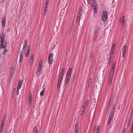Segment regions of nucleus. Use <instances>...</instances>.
Returning a JSON list of instances; mask_svg holds the SVG:
<instances>
[{
    "label": "nucleus",
    "mask_w": 133,
    "mask_h": 133,
    "mask_svg": "<svg viewBox=\"0 0 133 133\" xmlns=\"http://www.w3.org/2000/svg\"><path fill=\"white\" fill-rule=\"evenodd\" d=\"M101 29L100 27L98 26L95 27L93 35V39L94 41L96 40L97 38H99L100 37L99 35L101 34Z\"/></svg>",
    "instance_id": "1"
},
{
    "label": "nucleus",
    "mask_w": 133,
    "mask_h": 133,
    "mask_svg": "<svg viewBox=\"0 0 133 133\" xmlns=\"http://www.w3.org/2000/svg\"><path fill=\"white\" fill-rule=\"evenodd\" d=\"M88 3L91 5L94 10V12L97 13L98 9L97 6V3L95 0H87Z\"/></svg>",
    "instance_id": "2"
},
{
    "label": "nucleus",
    "mask_w": 133,
    "mask_h": 133,
    "mask_svg": "<svg viewBox=\"0 0 133 133\" xmlns=\"http://www.w3.org/2000/svg\"><path fill=\"white\" fill-rule=\"evenodd\" d=\"M103 16L102 19L104 22H105L108 18V13L107 11L104 10L103 12Z\"/></svg>",
    "instance_id": "3"
},
{
    "label": "nucleus",
    "mask_w": 133,
    "mask_h": 133,
    "mask_svg": "<svg viewBox=\"0 0 133 133\" xmlns=\"http://www.w3.org/2000/svg\"><path fill=\"white\" fill-rule=\"evenodd\" d=\"M5 36V35L3 33H2L1 36V41L0 42V45L1 47H3V44H4V39Z\"/></svg>",
    "instance_id": "4"
},
{
    "label": "nucleus",
    "mask_w": 133,
    "mask_h": 133,
    "mask_svg": "<svg viewBox=\"0 0 133 133\" xmlns=\"http://www.w3.org/2000/svg\"><path fill=\"white\" fill-rule=\"evenodd\" d=\"M100 129L99 126L96 125L93 128V131L94 133H99Z\"/></svg>",
    "instance_id": "5"
},
{
    "label": "nucleus",
    "mask_w": 133,
    "mask_h": 133,
    "mask_svg": "<svg viewBox=\"0 0 133 133\" xmlns=\"http://www.w3.org/2000/svg\"><path fill=\"white\" fill-rule=\"evenodd\" d=\"M53 55L54 54L53 53H51L48 57V61L49 64H52V59Z\"/></svg>",
    "instance_id": "6"
},
{
    "label": "nucleus",
    "mask_w": 133,
    "mask_h": 133,
    "mask_svg": "<svg viewBox=\"0 0 133 133\" xmlns=\"http://www.w3.org/2000/svg\"><path fill=\"white\" fill-rule=\"evenodd\" d=\"M89 99H87L85 100L84 101V103L83 104L81 107V108H84L85 109H86V107L88 105L89 102Z\"/></svg>",
    "instance_id": "7"
},
{
    "label": "nucleus",
    "mask_w": 133,
    "mask_h": 133,
    "mask_svg": "<svg viewBox=\"0 0 133 133\" xmlns=\"http://www.w3.org/2000/svg\"><path fill=\"white\" fill-rule=\"evenodd\" d=\"M127 48V46L124 45L122 48V57L123 58H124L125 57V55L126 53Z\"/></svg>",
    "instance_id": "8"
},
{
    "label": "nucleus",
    "mask_w": 133,
    "mask_h": 133,
    "mask_svg": "<svg viewBox=\"0 0 133 133\" xmlns=\"http://www.w3.org/2000/svg\"><path fill=\"white\" fill-rule=\"evenodd\" d=\"M94 56L95 54H94V52L93 51H91L89 58V60L91 61L92 60H93L94 57Z\"/></svg>",
    "instance_id": "9"
},
{
    "label": "nucleus",
    "mask_w": 133,
    "mask_h": 133,
    "mask_svg": "<svg viewBox=\"0 0 133 133\" xmlns=\"http://www.w3.org/2000/svg\"><path fill=\"white\" fill-rule=\"evenodd\" d=\"M42 60H41L39 63L38 69L37 72V73L38 72H40L41 71V69L42 67Z\"/></svg>",
    "instance_id": "10"
},
{
    "label": "nucleus",
    "mask_w": 133,
    "mask_h": 133,
    "mask_svg": "<svg viewBox=\"0 0 133 133\" xmlns=\"http://www.w3.org/2000/svg\"><path fill=\"white\" fill-rule=\"evenodd\" d=\"M75 133H78V122H76L75 124Z\"/></svg>",
    "instance_id": "11"
},
{
    "label": "nucleus",
    "mask_w": 133,
    "mask_h": 133,
    "mask_svg": "<svg viewBox=\"0 0 133 133\" xmlns=\"http://www.w3.org/2000/svg\"><path fill=\"white\" fill-rule=\"evenodd\" d=\"M30 46H29L26 52L25 53V57H27L28 56L30 52Z\"/></svg>",
    "instance_id": "12"
},
{
    "label": "nucleus",
    "mask_w": 133,
    "mask_h": 133,
    "mask_svg": "<svg viewBox=\"0 0 133 133\" xmlns=\"http://www.w3.org/2000/svg\"><path fill=\"white\" fill-rule=\"evenodd\" d=\"M69 80L65 79V82L64 84V87L65 88L67 87L69 82Z\"/></svg>",
    "instance_id": "13"
},
{
    "label": "nucleus",
    "mask_w": 133,
    "mask_h": 133,
    "mask_svg": "<svg viewBox=\"0 0 133 133\" xmlns=\"http://www.w3.org/2000/svg\"><path fill=\"white\" fill-rule=\"evenodd\" d=\"M125 16H123L122 18V21L121 22L122 24V26L125 25L126 23V20L125 19Z\"/></svg>",
    "instance_id": "14"
},
{
    "label": "nucleus",
    "mask_w": 133,
    "mask_h": 133,
    "mask_svg": "<svg viewBox=\"0 0 133 133\" xmlns=\"http://www.w3.org/2000/svg\"><path fill=\"white\" fill-rule=\"evenodd\" d=\"M132 118V114L130 115L129 118L128 120V123L127 124V127H129L130 125V124L131 123V121Z\"/></svg>",
    "instance_id": "15"
},
{
    "label": "nucleus",
    "mask_w": 133,
    "mask_h": 133,
    "mask_svg": "<svg viewBox=\"0 0 133 133\" xmlns=\"http://www.w3.org/2000/svg\"><path fill=\"white\" fill-rule=\"evenodd\" d=\"M92 79H89L88 82V86L89 87H91L92 84Z\"/></svg>",
    "instance_id": "16"
},
{
    "label": "nucleus",
    "mask_w": 133,
    "mask_h": 133,
    "mask_svg": "<svg viewBox=\"0 0 133 133\" xmlns=\"http://www.w3.org/2000/svg\"><path fill=\"white\" fill-rule=\"evenodd\" d=\"M85 109L82 108H81V109L79 111V113L81 116H82L83 115Z\"/></svg>",
    "instance_id": "17"
},
{
    "label": "nucleus",
    "mask_w": 133,
    "mask_h": 133,
    "mask_svg": "<svg viewBox=\"0 0 133 133\" xmlns=\"http://www.w3.org/2000/svg\"><path fill=\"white\" fill-rule=\"evenodd\" d=\"M5 17H3L2 19V26L3 27H4L5 25Z\"/></svg>",
    "instance_id": "18"
},
{
    "label": "nucleus",
    "mask_w": 133,
    "mask_h": 133,
    "mask_svg": "<svg viewBox=\"0 0 133 133\" xmlns=\"http://www.w3.org/2000/svg\"><path fill=\"white\" fill-rule=\"evenodd\" d=\"M22 83V81L21 79H20L19 80L18 83V86L17 87V90H18V89H19L21 86V85Z\"/></svg>",
    "instance_id": "19"
},
{
    "label": "nucleus",
    "mask_w": 133,
    "mask_h": 133,
    "mask_svg": "<svg viewBox=\"0 0 133 133\" xmlns=\"http://www.w3.org/2000/svg\"><path fill=\"white\" fill-rule=\"evenodd\" d=\"M115 70L111 69L110 70V76L113 77L115 72Z\"/></svg>",
    "instance_id": "20"
},
{
    "label": "nucleus",
    "mask_w": 133,
    "mask_h": 133,
    "mask_svg": "<svg viewBox=\"0 0 133 133\" xmlns=\"http://www.w3.org/2000/svg\"><path fill=\"white\" fill-rule=\"evenodd\" d=\"M4 49L3 51V54L4 55H5L7 53L8 51V49L5 48Z\"/></svg>",
    "instance_id": "21"
},
{
    "label": "nucleus",
    "mask_w": 133,
    "mask_h": 133,
    "mask_svg": "<svg viewBox=\"0 0 133 133\" xmlns=\"http://www.w3.org/2000/svg\"><path fill=\"white\" fill-rule=\"evenodd\" d=\"M14 71V68L13 67H11L10 70V76H12V75L13 74Z\"/></svg>",
    "instance_id": "22"
},
{
    "label": "nucleus",
    "mask_w": 133,
    "mask_h": 133,
    "mask_svg": "<svg viewBox=\"0 0 133 133\" xmlns=\"http://www.w3.org/2000/svg\"><path fill=\"white\" fill-rule=\"evenodd\" d=\"M116 64V62L115 61L114 62H113V63L112 65V66L111 69L115 70Z\"/></svg>",
    "instance_id": "23"
},
{
    "label": "nucleus",
    "mask_w": 133,
    "mask_h": 133,
    "mask_svg": "<svg viewBox=\"0 0 133 133\" xmlns=\"http://www.w3.org/2000/svg\"><path fill=\"white\" fill-rule=\"evenodd\" d=\"M7 44V42L5 41L4 42V45L3 44V47H1H1L2 48V49H4L6 47Z\"/></svg>",
    "instance_id": "24"
},
{
    "label": "nucleus",
    "mask_w": 133,
    "mask_h": 133,
    "mask_svg": "<svg viewBox=\"0 0 133 133\" xmlns=\"http://www.w3.org/2000/svg\"><path fill=\"white\" fill-rule=\"evenodd\" d=\"M81 15L82 12L81 11H79L78 13L77 17H79L80 18L81 17Z\"/></svg>",
    "instance_id": "25"
},
{
    "label": "nucleus",
    "mask_w": 133,
    "mask_h": 133,
    "mask_svg": "<svg viewBox=\"0 0 133 133\" xmlns=\"http://www.w3.org/2000/svg\"><path fill=\"white\" fill-rule=\"evenodd\" d=\"M80 18L79 17H77L76 22V23H78V24L79 25L80 21Z\"/></svg>",
    "instance_id": "26"
},
{
    "label": "nucleus",
    "mask_w": 133,
    "mask_h": 133,
    "mask_svg": "<svg viewBox=\"0 0 133 133\" xmlns=\"http://www.w3.org/2000/svg\"><path fill=\"white\" fill-rule=\"evenodd\" d=\"M113 77H110L109 76V80L108 82L109 84H110L112 81V79Z\"/></svg>",
    "instance_id": "27"
},
{
    "label": "nucleus",
    "mask_w": 133,
    "mask_h": 133,
    "mask_svg": "<svg viewBox=\"0 0 133 133\" xmlns=\"http://www.w3.org/2000/svg\"><path fill=\"white\" fill-rule=\"evenodd\" d=\"M33 57H34L33 55L32 54L31 55V57L30 58V61L31 62H33V61H34Z\"/></svg>",
    "instance_id": "28"
},
{
    "label": "nucleus",
    "mask_w": 133,
    "mask_h": 133,
    "mask_svg": "<svg viewBox=\"0 0 133 133\" xmlns=\"http://www.w3.org/2000/svg\"><path fill=\"white\" fill-rule=\"evenodd\" d=\"M61 82H58L57 87V89H60V86Z\"/></svg>",
    "instance_id": "29"
},
{
    "label": "nucleus",
    "mask_w": 133,
    "mask_h": 133,
    "mask_svg": "<svg viewBox=\"0 0 133 133\" xmlns=\"http://www.w3.org/2000/svg\"><path fill=\"white\" fill-rule=\"evenodd\" d=\"M23 58V55H19V62H21Z\"/></svg>",
    "instance_id": "30"
},
{
    "label": "nucleus",
    "mask_w": 133,
    "mask_h": 133,
    "mask_svg": "<svg viewBox=\"0 0 133 133\" xmlns=\"http://www.w3.org/2000/svg\"><path fill=\"white\" fill-rule=\"evenodd\" d=\"M5 119L4 118H3L2 120V123H1V125H4V123H5Z\"/></svg>",
    "instance_id": "31"
},
{
    "label": "nucleus",
    "mask_w": 133,
    "mask_h": 133,
    "mask_svg": "<svg viewBox=\"0 0 133 133\" xmlns=\"http://www.w3.org/2000/svg\"><path fill=\"white\" fill-rule=\"evenodd\" d=\"M34 131L35 133H38V130L37 128L35 127L34 129Z\"/></svg>",
    "instance_id": "32"
},
{
    "label": "nucleus",
    "mask_w": 133,
    "mask_h": 133,
    "mask_svg": "<svg viewBox=\"0 0 133 133\" xmlns=\"http://www.w3.org/2000/svg\"><path fill=\"white\" fill-rule=\"evenodd\" d=\"M45 89V88H44L43 89V90L41 91L40 93V95L41 96H42L43 95V94H44V90Z\"/></svg>",
    "instance_id": "33"
},
{
    "label": "nucleus",
    "mask_w": 133,
    "mask_h": 133,
    "mask_svg": "<svg viewBox=\"0 0 133 133\" xmlns=\"http://www.w3.org/2000/svg\"><path fill=\"white\" fill-rule=\"evenodd\" d=\"M72 68H69L67 72H68L71 73V72L72 71Z\"/></svg>",
    "instance_id": "34"
},
{
    "label": "nucleus",
    "mask_w": 133,
    "mask_h": 133,
    "mask_svg": "<svg viewBox=\"0 0 133 133\" xmlns=\"http://www.w3.org/2000/svg\"><path fill=\"white\" fill-rule=\"evenodd\" d=\"M64 75V73L60 72L59 77L63 78Z\"/></svg>",
    "instance_id": "35"
},
{
    "label": "nucleus",
    "mask_w": 133,
    "mask_h": 133,
    "mask_svg": "<svg viewBox=\"0 0 133 133\" xmlns=\"http://www.w3.org/2000/svg\"><path fill=\"white\" fill-rule=\"evenodd\" d=\"M115 50H113V49H111V52L110 53V54L112 55L113 54Z\"/></svg>",
    "instance_id": "36"
},
{
    "label": "nucleus",
    "mask_w": 133,
    "mask_h": 133,
    "mask_svg": "<svg viewBox=\"0 0 133 133\" xmlns=\"http://www.w3.org/2000/svg\"><path fill=\"white\" fill-rule=\"evenodd\" d=\"M116 44L114 43L113 44L111 49H113V50H115V47Z\"/></svg>",
    "instance_id": "37"
},
{
    "label": "nucleus",
    "mask_w": 133,
    "mask_h": 133,
    "mask_svg": "<svg viewBox=\"0 0 133 133\" xmlns=\"http://www.w3.org/2000/svg\"><path fill=\"white\" fill-rule=\"evenodd\" d=\"M63 78L59 77L58 82H61L62 81V80Z\"/></svg>",
    "instance_id": "38"
},
{
    "label": "nucleus",
    "mask_w": 133,
    "mask_h": 133,
    "mask_svg": "<svg viewBox=\"0 0 133 133\" xmlns=\"http://www.w3.org/2000/svg\"><path fill=\"white\" fill-rule=\"evenodd\" d=\"M71 76H67L66 75L65 79H68L69 80L70 79Z\"/></svg>",
    "instance_id": "39"
},
{
    "label": "nucleus",
    "mask_w": 133,
    "mask_h": 133,
    "mask_svg": "<svg viewBox=\"0 0 133 133\" xmlns=\"http://www.w3.org/2000/svg\"><path fill=\"white\" fill-rule=\"evenodd\" d=\"M4 126V125H1L0 128V131H2L3 127Z\"/></svg>",
    "instance_id": "40"
},
{
    "label": "nucleus",
    "mask_w": 133,
    "mask_h": 133,
    "mask_svg": "<svg viewBox=\"0 0 133 133\" xmlns=\"http://www.w3.org/2000/svg\"><path fill=\"white\" fill-rule=\"evenodd\" d=\"M111 103L110 104V102L109 103V105H108V108H107V109H110L111 106Z\"/></svg>",
    "instance_id": "41"
},
{
    "label": "nucleus",
    "mask_w": 133,
    "mask_h": 133,
    "mask_svg": "<svg viewBox=\"0 0 133 133\" xmlns=\"http://www.w3.org/2000/svg\"><path fill=\"white\" fill-rule=\"evenodd\" d=\"M25 45H27V39H25L24 41Z\"/></svg>",
    "instance_id": "42"
},
{
    "label": "nucleus",
    "mask_w": 133,
    "mask_h": 133,
    "mask_svg": "<svg viewBox=\"0 0 133 133\" xmlns=\"http://www.w3.org/2000/svg\"><path fill=\"white\" fill-rule=\"evenodd\" d=\"M111 119H108V125H110V123L111 122Z\"/></svg>",
    "instance_id": "43"
},
{
    "label": "nucleus",
    "mask_w": 133,
    "mask_h": 133,
    "mask_svg": "<svg viewBox=\"0 0 133 133\" xmlns=\"http://www.w3.org/2000/svg\"><path fill=\"white\" fill-rule=\"evenodd\" d=\"M31 96H30V97H29V102H32V98H31Z\"/></svg>",
    "instance_id": "44"
},
{
    "label": "nucleus",
    "mask_w": 133,
    "mask_h": 133,
    "mask_svg": "<svg viewBox=\"0 0 133 133\" xmlns=\"http://www.w3.org/2000/svg\"><path fill=\"white\" fill-rule=\"evenodd\" d=\"M126 128L125 127L123 129V131L122 132L124 133H125Z\"/></svg>",
    "instance_id": "45"
},
{
    "label": "nucleus",
    "mask_w": 133,
    "mask_h": 133,
    "mask_svg": "<svg viewBox=\"0 0 133 133\" xmlns=\"http://www.w3.org/2000/svg\"><path fill=\"white\" fill-rule=\"evenodd\" d=\"M65 70V68H63L62 69L61 72L64 73V72Z\"/></svg>",
    "instance_id": "46"
},
{
    "label": "nucleus",
    "mask_w": 133,
    "mask_h": 133,
    "mask_svg": "<svg viewBox=\"0 0 133 133\" xmlns=\"http://www.w3.org/2000/svg\"><path fill=\"white\" fill-rule=\"evenodd\" d=\"M71 73H69L68 72H67L66 75L67 76H71Z\"/></svg>",
    "instance_id": "47"
},
{
    "label": "nucleus",
    "mask_w": 133,
    "mask_h": 133,
    "mask_svg": "<svg viewBox=\"0 0 133 133\" xmlns=\"http://www.w3.org/2000/svg\"><path fill=\"white\" fill-rule=\"evenodd\" d=\"M113 115H112V114H110L109 119H110L111 120L112 119V117Z\"/></svg>",
    "instance_id": "48"
},
{
    "label": "nucleus",
    "mask_w": 133,
    "mask_h": 133,
    "mask_svg": "<svg viewBox=\"0 0 133 133\" xmlns=\"http://www.w3.org/2000/svg\"><path fill=\"white\" fill-rule=\"evenodd\" d=\"M112 56H113V55H112L110 54V56H109V59H112Z\"/></svg>",
    "instance_id": "49"
},
{
    "label": "nucleus",
    "mask_w": 133,
    "mask_h": 133,
    "mask_svg": "<svg viewBox=\"0 0 133 133\" xmlns=\"http://www.w3.org/2000/svg\"><path fill=\"white\" fill-rule=\"evenodd\" d=\"M27 45H25L24 44V45L23 48V50L26 47H27Z\"/></svg>",
    "instance_id": "50"
},
{
    "label": "nucleus",
    "mask_w": 133,
    "mask_h": 133,
    "mask_svg": "<svg viewBox=\"0 0 133 133\" xmlns=\"http://www.w3.org/2000/svg\"><path fill=\"white\" fill-rule=\"evenodd\" d=\"M132 132H133V125H132V126L131 127V131Z\"/></svg>",
    "instance_id": "51"
},
{
    "label": "nucleus",
    "mask_w": 133,
    "mask_h": 133,
    "mask_svg": "<svg viewBox=\"0 0 133 133\" xmlns=\"http://www.w3.org/2000/svg\"><path fill=\"white\" fill-rule=\"evenodd\" d=\"M49 0H46V2H45V4H48L49 3Z\"/></svg>",
    "instance_id": "52"
},
{
    "label": "nucleus",
    "mask_w": 133,
    "mask_h": 133,
    "mask_svg": "<svg viewBox=\"0 0 133 133\" xmlns=\"http://www.w3.org/2000/svg\"><path fill=\"white\" fill-rule=\"evenodd\" d=\"M44 13L45 12H46L47 10V8H44Z\"/></svg>",
    "instance_id": "53"
},
{
    "label": "nucleus",
    "mask_w": 133,
    "mask_h": 133,
    "mask_svg": "<svg viewBox=\"0 0 133 133\" xmlns=\"http://www.w3.org/2000/svg\"><path fill=\"white\" fill-rule=\"evenodd\" d=\"M19 89H18V90H17L16 94L17 95H18L19 94Z\"/></svg>",
    "instance_id": "54"
},
{
    "label": "nucleus",
    "mask_w": 133,
    "mask_h": 133,
    "mask_svg": "<svg viewBox=\"0 0 133 133\" xmlns=\"http://www.w3.org/2000/svg\"><path fill=\"white\" fill-rule=\"evenodd\" d=\"M111 60H110V59H109V62H108V64H111Z\"/></svg>",
    "instance_id": "55"
},
{
    "label": "nucleus",
    "mask_w": 133,
    "mask_h": 133,
    "mask_svg": "<svg viewBox=\"0 0 133 133\" xmlns=\"http://www.w3.org/2000/svg\"><path fill=\"white\" fill-rule=\"evenodd\" d=\"M48 4H45V8H47L48 6Z\"/></svg>",
    "instance_id": "56"
},
{
    "label": "nucleus",
    "mask_w": 133,
    "mask_h": 133,
    "mask_svg": "<svg viewBox=\"0 0 133 133\" xmlns=\"http://www.w3.org/2000/svg\"><path fill=\"white\" fill-rule=\"evenodd\" d=\"M7 117V116H6V115H5L3 117V118H5L6 119V118Z\"/></svg>",
    "instance_id": "57"
},
{
    "label": "nucleus",
    "mask_w": 133,
    "mask_h": 133,
    "mask_svg": "<svg viewBox=\"0 0 133 133\" xmlns=\"http://www.w3.org/2000/svg\"><path fill=\"white\" fill-rule=\"evenodd\" d=\"M23 50L22 51H21L20 53V55H22L23 54Z\"/></svg>",
    "instance_id": "58"
},
{
    "label": "nucleus",
    "mask_w": 133,
    "mask_h": 133,
    "mask_svg": "<svg viewBox=\"0 0 133 133\" xmlns=\"http://www.w3.org/2000/svg\"><path fill=\"white\" fill-rule=\"evenodd\" d=\"M114 112H113V111H111V112L110 114H112V115H113Z\"/></svg>",
    "instance_id": "59"
},
{
    "label": "nucleus",
    "mask_w": 133,
    "mask_h": 133,
    "mask_svg": "<svg viewBox=\"0 0 133 133\" xmlns=\"http://www.w3.org/2000/svg\"><path fill=\"white\" fill-rule=\"evenodd\" d=\"M113 107H114V106H113V108H112V109H111V111H112L114 112V108H113Z\"/></svg>",
    "instance_id": "60"
},
{
    "label": "nucleus",
    "mask_w": 133,
    "mask_h": 133,
    "mask_svg": "<svg viewBox=\"0 0 133 133\" xmlns=\"http://www.w3.org/2000/svg\"><path fill=\"white\" fill-rule=\"evenodd\" d=\"M31 102H29V104H31Z\"/></svg>",
    "instance_id": "61"
},
{
    "label": "nucleus",
    "mask_w": 133,
    "mask_h": 133,
    "mask_svg": "<svg viewBox=\"0 0 133 133\" xmlns=\"http://www.w3.org/2000/svg\"><path fill=\"white\" fill-rule=\"evenodd\" d=\"M2 131H0V133H2Z\"/></svg>",
    "instance_id": "62"
},
{
    "label": "nucleus",
    "mask_w": 133,
    "mask_h": 133,
    "mask_svg": "<svg viewBox=\"0 0 133 133\" xmlns=\"http://www.w3.org/2000/svg\"><path fill=\"white\" fill-rule=\"evenodd\" d=\"M132 125H133V121H132Z\"/></svg>",
    "instance_id": "63"
},
{
    "label": "nucleus",
    "mask_w": 133,
    "mask_h": 133,
    "mask_svg": "<svg viewBox=\"0 0 133 133\" xmlns=\"http://www.w3.org/2000/svg\"><path fill=\"white\" fill-rule=\"evenodd\" d=\"M130 133H133V132H130Z\"/></svg>",
    "instance_id": "64"
}]
</instances>
